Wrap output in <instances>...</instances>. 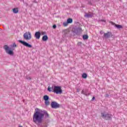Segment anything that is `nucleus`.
<instances>
[{"label":"nucleus","instance_id":"9b49d317","mask_svg":"<svg viewBox=\"0 0 127 127\" xmlns=\"http://www.w3.org/2000/svg\"><path fill=\"white\" fill-rule=\"evenodd\" d=\"M48 40V36L47 35H45L42 37V40L43 41H47Z\"/></svg>","mask_w":127,"mask_h":127},{"label":"nucleus","instance_id":"a878e982","mask_svg":"<svg viewBox=\"0 0 127 127\" xmlns=\"http://www.w3.org/2000/svg\"><path fill=\"white\" fill-rule=\"evenodd\" d=\"M100 21H102V22H106L105 20H101Z\"/></svg>","mask_w":127,"mask_h":127},{"label":"nucleus","instance_id":"b1692460","mask_svg":"<svg viewBox=\"0 0 127 127\" xmlns=\"http://www.w3.org/2000/svg\"><path fill=\"white\" fill-rule=\"evenodd\" d=\"M56 27H57L56 25H54L53 26V28L54 29H55V28H56Z\"/></svg>","mask_w":127,"mask_h":127},{"label":"nucleus","instance_id":"39448f33","mask_svg":"<svg viewBox=\"0 0 127 127\" xmlns=\"http://www.w3.org/2000/svg\"><path fill=\"white\" fill-rule=\"evenodd\" d=\"M24 39L25 40H30L32 38L31 33L29 31L26 32L23 34Z\"/></svg>","mask_w":127,"mask_h":127},{"label":"nucleus","instance_id":"f3484780","mask_svg":"<svg viewBox=\"0 0 127 127\" xmlns=\"http://www.w3.org/2000/svg\"><path fill=\"white\" fill-rule=\"evenodd\" d=\"M45 104L46 106H49L50 102H49V100H46L45 101Z\"/></svg>","mask_w":127,"mask_h":127},{"label":"nucleus","instance_id":"393cba45","mask_svg":"<svg viewBox=\"0 0 127 127\" xmlns=\"http://www.w3.org/2000/svg\"><path fill=\"white\" fill-rule=\"evenodd\" d=\"M27 79L28 80H31V77H27Z\"/></svg>","mask_w":127,"mask_h":127},{"label":"nucleus","instance_id":"4468645a","mask_svg":"<svg viewBox=\"0 0 127 127\" xmlns=\"http://www.w3.org/2000/svg\"><path fill=\"white\" fill-rule=\"evenodd\" d=\"M67 23H72L73 22V19L72 18H68L67 20Z\"/></svg>","mask_w":127,"mask_h":127},{"label":"nucleus","instance_id":"aec40b11","mask_svg":"<svg viewBox=\"0 0 127 127\" xmlns=\"http://www.w3.org/2000/svg\"><path fill=\"white\" fill-rule=\"evenodd\" d=\"M88 4L89 5H93V2H92V0H89Z\"/></svg>","mask_w":127,"mask_h":127},{"label":"nucleus","instance_id":"0eeeda50","mask_svg":"<svg viewBox=\"0 0 127 127\" xmlns=\"http://www.w3.org/2000/svg\"><path fill=\"white\" fill-rule=\"evenodd\" d=\"M21 44H22L24 46H25L26 47H28V48H31L32 47V46L28 43H27L26 42H25L22 40H19L18 41Z\"/></svg>","mask_w":127,"mask_h":127},{"label":"nucleus","instance_id":"1a4fd4ad","mask_svg":"<svg viewBox=\"0 0 127 127\" xmlns=\"http://www.w3.org/2000/svg\"><path fill=\"white\" fill-rule=\"evenodd\" d=\"M41 36V33H40V32L38 31L35 32L34 37L36 39H40Z\"/></svg>","mask_w":127,"mask_h":127},{"label":"nucleus","instance_id":"2eb2a0df","mask_svg":"<svg viewBox=\"0 0 127 127\" xmlns=\"http://www.w3.org/2000/svg\"><path fill=\"white\" fill-rule=\"evenodd\" d=\"M115 27H117V28L118 29H120V28H123V26L121 25L115 24Z\"/></svg>","mask_w":127,"mask_h":127},{"label":"nucleus","instance_id":"6ab92c4d","mask_svg":"<svg viewBox=\"0 0 127 127\" xmlns=\"http://www.w3.org/2000/svg\"><path fill=\"white\" fill-rule=\"evenodd\" d=\"M88 38H89V36H88V35H84L83 36V39H88Z\"/></svg>","mask_w":127,"mask_h":127},{"label":"nucleus","instance_id":"423d86ee","mask_svg":"<svg viewBox=\"0 0 127 127\" xmlns=\"http://www.w3.org/2000/svg\"><path fill=\"white\" fill-rule=\"evenodd\" d=\"M51 106L52 109H58L60 108V104H58V103L56 101H53L51 103Z\"/></svg>","mask_w":127,"mask_h":127},{"label":"nucleus","instance_id":"cd10ccee","mask_svg":"<svg viewBox=\"0 0 127 127\" xmlns=\"http://www.w3.org/2000/svg\"><path fill=\"white\" fill-rule=\"evenodd\" d=\"M94 100H95V97L93 96L92 99V101H94Z\"/></svg>","mask_w":127,"mask_h":127},{"label":"nucleus","instance_id":"412c9836","mask_svg":"<svg viewBox=\"0 0 127 127\" xmlns=\"http://www.w3.org/2000/svg\"><path fill=\"white\" fill-rule=\"evenodd\" d=\"M68 22H64L63 23V25L64 26H67L68 25Z\"/></svg>","mask_w":127,"mask_h":127},{"label":"nucleus","instance_id":"ddd939ff","mask_svg":"<svg viewBox=\"0 0 127 127\" xmlns=\"http://www.w3.org/2000/svg\"><path fill=\"white\" fill-rule=\"evenodd\" d=\"M44 101H48L49 100V96L47 95H45L43 97Z\"/></svg>","mask_w":127,"mask_h":127},{"label":"nucleus","instance_id":"9d476101","mask_svg":"<svg viewBox=\"0 0 127 127\" xmlns=\"http://www.w3.org/2000/svg\"><path fill=\"white\" fill-rule=\"evenodd\" d=\"M81 94H82L83 95H84V96H86V97H88V96H90V95H91V93H87V91L84 90H82Z\"/></svg>","mask_w":127,"mask_h":127},{"label":"nucleus","instance_id":"c756f323","mask_svg":"<svg viewBox=\"0 0 127 127\" xmlns=\"http://www.w3.org/2000/svg\"><path fill=\"white\" fill-rule=\"evenodd\" d=\"M109 94H106L105 97H109Z\"/></svg>","mask_w":127,"mask_h":127},{"label":"nucleus","instance_id":"7ed1b4c3","mask_svg":"<svg viewBox=\"0 0 127 127\" xmlns=\"http://www.w3.org/2000/svg\"><path fill=\"white\" fill-rule=\"evenodd\" d=\"M101 117L104 120H106V121H112L113 120L112 115L106 112L101 113Z\"/></svg>","mask_w":127,"mask_h":127},{"label":"nucleus","instance_id":"f8f14e48","mask_svg":"<svg viewBox=\"0 0 127 127\" xmlns=\"http://www.w3.org/2000/svg\"><path fill=\"white\" fill-rule=\"evenodd\" d=\"M84 16L85 17H88V18L93 17V15L89 13H86Z\"/></svg>","mask_w":127,"mask_h":127},{"label":"nucleus","instance_id":"6e6552de","mask_svg":"<svg viewBox=\"0 0 127 127\" xmlns=\"http://www.w3.org/2000/svg\"><path fill=\"white\" fill-rule=\"evenodd\" d=\"M112 32H107V33H104L103 35V37L105 38H110V37H112Z\"/></svg>","mask_w":127,"mask_h":127},{"label":"nucleus","instance_id":"c85d7f7f","mask_svg":"<svg viewBox=\"0 0 127 127\" xmlns=\"http://www.w3.org/2000/svg\"><path fill=\"white\" fill-rule=\"evenodd\" d=\"M18 12V9H17V8H16V13H17Z\"/></svg>","mask_w":127,"mask_h":127},{"label":"nucleus","instance_id":"f257e3e1","mask_svg":"<svg viewBox=\"0 0 127 127\" xmlns=\"http://www.w3.org/2000/svg\"><path fill=\"white\" fill-rule=\"evenodd\" d=\"M46 115L47 118L49 117V114L47 112H43V111L38 108H36L35 110V113L33 116V121L35 124L38 125V124H41L44 115Z\"/></svg>","mask_w":127,"mask_h":127},{"label":"nucleus","instance_id":"f03ea898","mask_svg":"<svg viewBox=\"0 0 127 127\" xmlns=\"http://www.w3.org/2000/svg\"><path fill=\"white\" fill-rule=\"evenodd\" d=\"M16 47V45L15 43H14L13 45H10L9 47H8L7 45H5L3 47V48L7 54H8V55H11V56H13V50H14V48Z\"/></svg>","mask_w":127,"mask_h":127},{"label":"nucleus","instance_id":"20e7f679","mask_svg":"<svg viewBox=\"0 0 127 127\" xmlns=\"http://www.w3.org/2000/svg\"><path fill=\"white\" fill-rule=\"evenodd\" d=\"M53 92H54V93H56V94H60L61 95V94L63 93L62 89H61V86L55 85L54 86V89Z\"/></svg>","mask_w":127,"mask_h":127},{"label":"nucleus","instance_id":"a211bd4d","mask_svg":"<svg viewBox=\"0 0 127 127\" xmlns=\"http://www.w3.org/2000/svg\"><path fill=\"white\" fill-rule=\"evenodd\" d=\"M52 90H53V86H52V87H50V86L48 87V91H49V92H51Z\"/></svg>","mask_w":127,"mask_h":127},{"label":"nucleus","instance_id":"2f4dec72","mask_svg":"<svg viewBox=\"0 0 127 127\" xmlns=\"http://www.w3.org/2000/svg\"><path fill=\"white\" fill-rule=\"evenodd\" d=\"M42 34H43V35L44 34V32L42 33Z\"/></svg>","mask_w":127,"mask_h":127},{"label":"nucleus","instance_id":"dca6fc26","mask_svg":"<svg viewBox=\"0 0 127 127\" xmlns=\"http://www.w3.org/2000/svg\"><path fill=\"white\" fill-rule=\"evenodd\" d=\"M82 78H83L84 79H86L87 78V77H88V75L86 74V73H83L82 74Z\"/></svg>","mask_w":127,"mask_h":127},{"label":"nucleus","instance_id":"5701e85b","mask_svg":"<svg viewBox=\"0 0 127 127\" xmlns=\"http://www.w3.org/2000/svg\"><path fill=\"white\" fill-rule=\"evenodd\" d=\"M13 11L14 13H16V8H14V9H13Z\"/></svg>","mask_w":127,"mask_h":127},{"label":"nucleus","instance_id":"bb28decb","mask_svg":"<svg viewBox=\"0 0 127 127\" xmlns=\"http://www.w3.org/2000/svg\"><path fill=\"white\" fill-rule=\"evenodd\" d=\"M100 33L101 34H103V33H104V32H103V31H101L100 32Z\"/></svg>","mask_w":127,"mask_h":127},{"label":"nucleus","instance_id":"4be33fe9","mask_svg":"<svg viewBox=\"0 0 127 127\" xmlns=\"http://www.w3.org/2000/svg\"><path fill=\"white\" fill-rule=\"evenodd\" d=\"M109 22H110V23H111L112 24V25H115V26H116V24H117L113 21H110Z\"/></svg>","mask_w":127,"mask_h":127},{"label":"nucleus","instance_id":"7c9ffc66","mask_svg":"<svg viewBox=\"0 0 127 127\" xmlns=\"http://www.w3.org/2000/svg\"><path fill=\"white\" fill-rule=\"evenodd\" d=\"M81 43H81L80 42H78L79 44H81Z\"/></svg>","mask_w":127,"mask_h":127},{"label":"nucleus","instance_id":"473e14b6","mask_svg":"<svg viewBox=\"0 0 127 127\" xmlns=\"http://www.w3.org/2000/svg\"><path fill=\"white\" fill-rule=\"evenodd\" d=\"M77 92H79L78 90L77 89Z\"/></svg>","mask_w":127,"mask_h":127}]
</instances>
